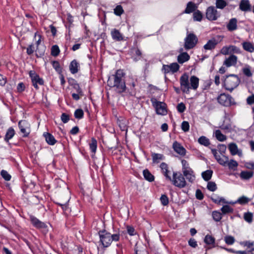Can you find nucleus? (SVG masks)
<instances>
[{
	"mask_svg": "<svg viewBox=\"0 0 254 254\" xmlns=\"http://www.w3.org/2000/svg\"><path fill=\"white\" fill-rule=\"evenodd\" d=\"M125 73L123 70H117L115 74L109 78L108 85L111 87H115L118 93L124 92L126 89L125 81L123 79Z\"/></svg>",
	"mask_w": 254,
	"mask_h": 254,
	"instance_id": "f257e3e1",
	"label": "nucleus"
},
{
	"mask_svg": "<svg viewBox=\"0 0 254 254\" xmlns=\"http://www.w3.org/2000/svg\"><path fill=\"white\" fill-rule=\"evenodd\" d=\"M181 88L184 93H189L190 89L196 90L199 85V78L196 76H191L190 79L187 74H183L180 79Z\"/></svg>",
	"mask_w": 254,
	"mask_h": 254,
	"instance_id": "f03ea898",
	"label": "nucleus"
},
{
	"mask_svg": "<svg viewBox=\"0 0 254 254\" xmlns=\"http://www.w3.org/2000/svg\"><path fill=\"white\" fill-rule=\"evenodd\" d=\"M114 233L111 234L105 230H100L98 235L100 238V242L104 248L109 247L112 242H118L120 239V233L119 229L116 230H114Z\"/></svg>",
	"mask_w": 254,
	"mask_h": 254,
	"instance_id": "7ed1b4c3",
	"label": "nucleus"
},
{
	"mask_svg": "<svg viewBox=\"0 0 254 254\" xmlns=\"http://www.w3.org/2000/svg\"><path fill=\"white\" fill-rule=\"evenodd\" d=\"M240 82V79L238 75L234 74H231L227 76L223 81V87L230 92H232L234 89L237 87Z\"/></svg>",
	"mask_w": 254,
	"mask_h": 254,
	"instance_id": "20e7f679",
	"label": "nucleus"
},
{
	"mask_svg": "<svg viewBox=\"0 0 254 254\" xmlns=\"http://www.w3.org/2000/svg\"><path fill=\"white\" fill-rule=\"evenodd\" d=\"M169 181L172 182L174 186L180 189L184 188L187 186L185 177L180 172H174L173 177H171V180Z\"/></svg>",
	"mask_w": 254,
	"mask_h": 254,
	"instance_id": "39448f33",
	"label": "nucleus"
},
{
	"mask_svg": "<svg viewBox=\"0 0 254 254\" xmlns=\"http://www.w3.org/2000/svg\"><path fill=\"white\" fill-rule=\"evenodd\" d=\"M153 107L155 108L157 114L162 116H165L167 114V105L163 102H160L157 100L156 98L151 99Z\"/></svg>",
	"mask_w": 254,
	"mask_h": 254,
	"instance_id": "423d86ee",
	"label": "nucleus"
},
{
	"mask_svg": "<svg viewBox=\"0 0 254 254\" xmlns=\"http://www.w3.org/2000/svg\"><path fill=\"white\" fill-rule=\"evenodd\" d=\"M184 48L189 50L193 48L198 42V38L193 33H187L184 40Z\"/></svg>",
	"mask_w": 254,
	"mask_h": 254,
	"instance_id": "0eeeda50",
	"label": "nucleus"
},
{
	"mask_svg": "<svg viewBox=\"0 0 254 254\" xmlns=\"http://www.w3.org/2000/svg\"><path fill=\"white\" fill-rule=\"evenodd\" d=\"M217 100L220 104L225 107H230L236 104L231 95L225 93H221L218 96Z\"/></svg>",
	"mask_w": 254,
	"mask_h": 254,
	"instance_id": "6e6552de",
	"label": "nucleus"
},
{
	"mask_svg": "<svg viewBox=\"0 0 254 254\" xmlns=\"http://www.w3.org/2000/svg\"><path fill=\"white\" fill-rule=\"evenodd\" d=\"M220 13L213 6L208 7L205 11L206 18L209 21H215L220 17Z\"/></svg>",
	"mask_w": 254,
	"mask_h": 254,
	"instance_id": "1a4fd4ad",
	"label": "nucleus"
},
{
	"mask_svg": "<svg viewBox=\"0 0 254 254\" xmlns=\"http://www.w3.org/2000/svg\"><path fill=\"white\" fill-rule=\"evenodd\" d=\"M29 75L31 79L33 86L36 89H39L38 85H42L44 82L43 79L40 77L34 70H30L29 72Z\"/></svg>",
	"mask_w": 254,
	"mask_h": 254,
	"instance_id": "9d476101",
	"label": "nucleus"
},
{
	"mask_svg": "<svg viewBox=\"0 0 254 254\" xmlns=\"http://www.w3.org/2000/svg\"><path fill=\"white\" fill-rule=\"evenodd\" d=\"M30 220L34 227L39 229H43V230L46 232L48 231V226L46 224L40 221L35 216L31 215L30 216Z\"/></svg>",
	"mask_w": 254,
	"mask_h": 254,
	"instance_id": "9b49d317",
	"label": "nucleus"
},
{
	"mask_svg": "<svg viewBox=\"0 0 254 254\" xmlns=\"http://www.w3.org/2000/svg\"><path fill=\"white\" fill-rule=\"evenodd\" d=\"M180 68V65L177 63H173L170 64H163L162 68V71L167 74L170 72L174 73L177 72Z\"/></svg>",
	"mask_w": 254,
	"mask_h": 254,
	"instance_id": "f8f14e48",
	"label": "nucleus"
},
{
	"mask_svg": "<svg viewBox=\"0 0 254 254\" xmlns=\"http://www.w3.org/2000/svg\"><path fill=\"white\" fill-rule=\"evenodd\" d=\"M211 152L219 164L224 167L227 166L228 157L224 155L221 156L218 154L217 150L216 149H211Z\"/></svg>",
	"mask_w": 254,
	"mask_h": 254,
	"instance_id": "ddd939ff",
	"label": "nucleus"
},
{
	"mask_svg": "<svg viewBox=\"0 0 254 254\" xmlns=\"http://www.w3.org/2000/svg\"><path fill=\"white\" fill-rule=\"evenodd\" d=\"M238 57L233 55H231L229 57L225 59L223 62V65L227 67L235 66L237 64Z\"/></svg>",
	"mask_w": 254,
	"mask_h": 254,
	"instance_id": "4468645a",
	"label": "nucleus"
},
{
	"mask_svg": "<svg viewBox=\"0 0 254 254\" xmlns=\"http://www.w3.org/2000/svg\"><path fill=\"white\" fill-rule=\"evenodd\" d=\"M173 148L174 151L180 155L181 156H184L186 154V149L177 141L174 142L173 144Z\"/></svg>",
	"mask_w": 254,
	"mask_h": 254,
	"instance_id": "2eb2a0df",
	"label": "nucleus"
},
{
	"mask_svg": "<svg viewBox=\"0 0 254 254\" xmlns=\"http://www.w3.org/2000/svg\"><path fill=\"white\" fill-rule=\"evenodd\" d=\"M160 168L161 169L162 173L165 176L166 179L168 181L171 180V172L170 170H169L168 165L166 163L162 162L160 165Z\"/></svg>",
	"mask_w": 254,
	"mask_h": 254,
	"instance_id": "dca6fc26",
	"label": "nucleus"
},
{
	"mask_svg": "<svg viewBox=\"0 0 254 254\" xmlns=\"http://www.w3.org/2000/svg\"><path fill=\"white\" fill-rule=\"evenodd\" d=\"M198 6L196 4L192 1H189L187 4L186 8H185L184 13L190 14L192 12L195 11Z\"/></svg>",
	"mask_w": 254,
	"mask_h": 254,
	"instance_id": "f3484780",
	"label": "nucleus"
},
{
	"mask_svg": "<svg viewBox=\"0 0 254 254\" xmlns=\"http://www.w3.org/2000/svg\"><path fill=\"white\" fill-rule=\"evenodd\" d=\"M27 123L25 121H20L18 123V127L21 133L23 134V136L27 137L30 132L28 128L26 127Z\"/></svg>",
	"mask_w": 254,
	"mask_h": 254,
	"instance_id": "a211bd4d",
	"label": "nucleus"
},
{
	"mask_svg": "<svg viewBox=\"0 0 254 254\" xmlns=\"http://www.w3.org/2000/svg\"><path fill=\"white\" fill-rule=\"evenodd\" d=\"M43 136L46 142L50 145H54L57 142L55 137L51 133L46 132L43 133Z\"/></svg>",
	"mask_w": 254,
	"mask_h": 254,
	"instance_id": "6ab92c4d",
	"label": "nucleus"
},
{
	"mask_svg": "<svg viewBox=\"0 0 254 254\" xmlns=\"http://www.w3.org/2000/svg\"><path fill=\"white\" fill-rule=\"evenodd\" d=\"M111 35L113 39L116 41H120L124 40L123 35L116 29H113L111 31Z\"/></svg>",
	"mask_w": 254,
	"mask_h": 254,
	"instance_id": "aec40b11",
	"label": "nucleus"
},
{
	"mask_svg": "<svg viewBox=\"0 0 254 254\" xmlns=\"http://www.w3.org/2000/svg\"><path fill=\"white\" fill-rule=\"evenodd\" d=\"M218 42L215 39L209 40L207 43L203 46V48L206 50H212L216 47Z\"/></svg>",
	"mask_w": 254,
	"mask_h": 254,
	"instance_id": "412c9836",
	"label": "nucleus"
},
{
	"mask_svg": "<svg viewBox=\"0 0 254 254\" xmlns=\"http://www.w3.org/2000/svg\"><path fill=\"white\" fill-rule=\"evenodd\" d=\"M190 56L187 52H182L178 56L177 61L179 64H183L188 61Z\"/></svg>",
	"mask_w": 254,
	"mask_h": 254,
	"instance_id": "4be33fe9",
	"label": "nucleus"
},
{
	"mask_svg": "<svg viewBox=\"0 0 254 254\" xmlns=\"http://www.w3.org/2000/svg\"><path fill=\"white\" fill-rule=\"evenodd\" d=\"M251 200H252V199H251V198H249V197H247L246 196L243 195V196L240 197L235 202L230 201L229 202V204H236V203H238V204H240L241 205H244V204H246L248 203Z\"/></svg>",
	"mask_w": 254,
	"mask_h": 254,
	"instance_id": "5701e85b",
	"label": "nucleus"
},
{
	"mask_svg": "<svg viewBox=\"0 0 254 254\" xmlns=\"http://www.w3.org/2000/svg\"><path fill=\"white\" fill-rule=\"evenodd\" d=\"M227 28L229 31H233L237 29V20L236 18L231 19L227 25Z\"/></svg>",
	"mask_w": 254,
	"mask_h": 254,
	"instance_id": "b1692460",
	"label": "nucleus"
},
{
	"mask_svg": "<svg viewBox=\"0 0 254 254\" xmlns=\"http://www.w3.org/2000/svg\"><path fill=\"white\" fill-rule=\"evenodd\" d=\"M240 9L243 11L251 10V4L249 0H242L239 5Z\"/></svg>",
	"mask_w": 254,
	"mask_h": 254,
	"instance_id": "393cba45",
	"label": "nucleus"
},
{
	"mask_svg": "<svg viewBox=\"0 0 254 254\" xmlns=\"http://www.w3.org/2000/svg\"><path fill=\"white\" fill-rule=\"evenodd\" d=\"M183 175L185 176L187 180L190 183H193L195 180V176L194 173L192 170L183 172Z\"/></svg>",
	"mask_w": 254,
	"mask_h": 254,
	"instance_id": "a878e982",
	"label": "nucleus"
},
{
	"mask_svg": "<svg viewBox=\"0 0 254 254\" xmlns=\"http://www.w3.org/2000/svg\"><path fill=\"white\" fill-rule=\"evenodd\" d=\"M204 242L206 245L210 246L209 248L214 247L215 239L211 235H206L205 236Z\"/></svg>",
	"mask_w": 254,
	"mask_h": 254,
	"instance_id": "bb28decb",
	"label": "nucleus"
},
{
	"mask_svg": "<svg viewBox=\"0 0 254 254\" xmlns=\"http://www.w3.org/2000/svg\"><path fill=\"white\" fill-rule=\"evenodd\" d=\"M152 161L153 163L158 164L161 160L165 159L164 156L162 154L153 153L151 154Z\"/></svg>",
	"mask_w": 254,
	"mask_h": 254,
	"instance_id": "cd10ccee",
	"label": "nucleus"
},
{
	"mask_svg": "<svg viewBox=\"0 0 254 254\" xmlns=\"http://www.w3.org/2000/svg\"><path fill=\"white\" fill-rule=\"evenodd\" d=\"M89 148L91 152L92 153L91 155L92 157L94 156L97 147V141L94 138H92L91 140V142L89 144Z\"/></svg>",
	"mask_w": 254,
	"mask_h": 254,
	"instance_id": "c85d7f7f",
	"label": "nucleus"
},
{
	"mask_svg": "<svg viewBox=\"0 0 254 254\" xmlns=\"http://www.w3.org/2000/svg\"><path fill=\"white\" fill-rule=\"evenodd\" d=\"M244 50L250 53L254 52V46L250 42H244L242 44Z\"/></svg>",
	"mask_w": 254,
	"mask_h": 254,
	"instance_id": "c756f323",
	"label": "nucleus"
},
{
	"mask_svg": "<svg viewBox=\"0 0 254 254\" xmlns=\"http://www.w3.org/2000/svg\"><path fill=\"white\" fill-rule=\"evenodd\" d=\"M79 64L75 60L72 61L69 64V70L71 73L75 74L78 71Z\"/></svg>",
	"mask_w": 254,
	"mask_h": 254,
	"instance_id": "7c9ffc66",
	"label": "nucleus"
},
{
	"mask_svg": "<svg viewBox=\"0 0 254 254\" xmlns=\"http://www.w3.org/2000/svg\"><path fill=\"white\" fill-rule=\"evenodd\" d=\"M143 175L144 179L149 182H152L154 180V176L147 169L143 170Z\"/></svg>",
	"mask_w": 254,
	"mask_h": 254,
	"instance_id": "2f4dec72",
	"label": "nucleus"
},
{
	"mask_svg": "<svg viewBox=\"0 0 254 254\" xmlns=\"http://www.w3.org/2000/svg\"><path fill=\"white\" fill-rule=\"evenodd\" d=\"M211 199L213 202L218 204H220L221 203L229 204L230 202L229 201H226L224 197H220L219 196H215L213 197H212Z\"/></svg>",
	"mask_w": 254,
	"mask_h": 254,
	"instance_id": "473e14b6",
	"label": "nucleus"
},
{
	"mask_svg": "<svg viewBox=\"0 0 254 254\" xmlns=\"http://www.w3.org/2000/svg\"><path fill=\"white\" fill-rule=\"evenodd\" d=\"M228 148L230 150V153L232 155H235L236 154H239L238 153V148L237 145L235 143H231L228 145Z\"/></svg>",
	"mask_w": 254,
	"mask_h": 254,
	"instance_id": "72a5a7b5",
	"label": "nucleus"
},
{
	"mask_svg": "<svg viewBox=\"0 0 254 254\" xmlns=\"http://www.w3.org/2000/svg\"><path fill=\"white\" fill-rule=\"evenodd\" d=\"M253 176L252 171H244L240 173V176L241 179L244 180H248L251 178Z\"/></svg>",
	"mask_w": 254,
	"mask_h": 254,
	"instance_id": "f704fd0d",
	"label": "nucleus"
},
{
	"mask_svg": "<svg viewBox=\"0 0 254 254\" xmlns=\"http://www.w3.org/2000/svg\"><path fill=\"white\" fill-rule=\"evenodd\" d=\"M198 142L204 146H208L210 145L209 139L205 136H201L198 139Z\"/></svg>",
	"mask_w": 254,
	"mask_h": 254,
	"instance_id": "c9c22d12",
	"label": "nucleus"
},
{
	"mask_svg": "<svg viewBox=\"0 0 254 254\" xmlns=\"http://www.w3.org/2000/svg\"><path fill=\"white\" fill-rule=\"evenodd\" d=\"M15 134V131L12 127H9L5 134L4 139L6 141H8L11 139Z\"/></svg>",
	"mask_w": 254,
	"mask_h": 254,
	"instance_id": "e433bc0d",
	"label": "nucleus"
},
{
	"mask_svg": "<svg viewBox=\"0 0 254 254\" xmlns=\"http://www.w3.org/2000/svg\"><path fill=\"white\" fill-rule=\"evenodd\" d=\"M213 174V171L211 170H207L201 173L202 178L205 181H208L211 179Z\"/></svg>",
	"mask_w": 254,
	"mask_h": 254,
	"instance_id": "4c0bfd02",
	"label": "nucleus"
},
{
	"mask_svg": "<svg viewBox=\"0 0 254 254\" xmlns=\"http://www.w3.org/2000/svg\"><path fill=\"white\" fill-rule=\"evenodd\" d=\"M215 136L220 141H224L226 140V136L223 134L219 129L216 130L214 132Z\"/></svg>",
	"mask_w": 254,
	"mask_h": 254,
	"instance_id": "58836bf2",
	"label": "nucleus"
},
{
	"mask_svg": "<svg viewBox=\"0 0 254 254\" xmlns=\"http://www.w3.org/2000/svg\"><path fill=\"white\" fill-rule=\"evenodd\" d=\"M238 166V163L236 161L233 159H231L230 161L229 160H228L227 166L228 167L229 169L235 170H236Z\"/></svg>",
	"mask_w": 254,
	"mask_h": 254,
	"instance_id": "ea45409f",
	"label": "nucleus"
},
{
	"mask_svg": "<svg viewBox=\"0 0 254 254\" xmlns=\"http://www.w3.org/2000/svg\"><path fill=\"white\" fill-rule=\"evenodd\" d=\"M202 13L199 10H196L193 13V19L194 21L200 22L202 20Z\"/></svg>",
	"mask_w": 254,
	"mask_h": 254,
	"instance_id": "a19ab883",
	"label": "nucleus"
},
{
	"mask_svg": "<svg viewBox=\"0 0 254 254\" xmlns=\"http://www.w3.org/2000/svg\"><path fill=\"white\" fill-rule=\"evenodd\" d=\"M215 5L216 8L222 9L227 6V2L224 0H216Z\"/></svg>",
	"mask_w": 254,
	"mask_h": 254,
	"instance_id": "79ce46f5",
	"label": "nucleus"
},
{
	"mask_svg": "<svg viewBox=\"0 0 254 254\" xmlns=\"http://www.w3.org/2000/svg\"><path fill=\"white\" fill-rule=\"evenodd\" d=\"M118 124L122 131L127 130V126L126 121L125 119H118Z\"/></svg>",
	"mask_w": 254,
	"mask_h": 254,
	"instance_id": "37998d69",
	"label": "nucleus"
},
{
	"mask_svg": "<svg viewBox=\"0 0 254 254\" xmlns=\"http://www.w3.org/2000/svg\"><path fill=\"white\" fill-rule=\"evenodd\" d=\"M182 165V172H185L192 170L190 167L189 163L185 159H182L181 161Z\"/></svg>",
	"mask_w": 254,
	"mask_h": 254,
	"instance_id": "c03bdc74",
	"label": "nucleus"
},
{
	"mask_svg": "<svg viewBox=\"0 0 254 254\" xmlns=\"http://www.w3.org/2000/svg\"><path fill=\"white\" fill-rule=\"evenodd\" d=\"M213 220L216 222L220 221L222 218V213L218 211H213L212 213Z\"/></svg>",
	"mask_w": 254,
	"mask_h": 254,
	"instance_id": "a18cd8bd",
	"label": "nucleus"
},
{
	"mask_svg": "<svg viewBox=\"0 0 254 254\" xmlns=\"http://www.w3.org/2000/svg\"><path fill=\"white\" fill-rule=\"evenodd\" d=\"M222 213L226 214L229 213H232L234 211L233 208L228 205H224L221 208Z\"/></svg>",
	"mask_w": 254,
	"mask_h": 254,
	"instance_id": "49530a36",
	"label": "nucleus"
},
{
	"mask_svg": "<svg viewBox=\"0 0 254 254\" xmlns=\"http://www.w3.org/2000/svg\"><path fill=\"white\" fill-rule=\"evenodd\" d=\"M224 240L225 242L228 245H233L235 241L234 237L230 235L226 236Z\"/></svg>",
	"mask_w": 254,
	"mask_h": 254,
	"instance_id": "de8ad7c7",
	"label": "nucleus"
},
{
	"mask_svg": "<svg viewBox=\"0 0 254 254\" xmlns=\"http://www.w3.org/2000/svg\"><path fill=\"white\" fill-rule=\"evenodd\" d=\"M84 112L81 109L76 110L74 113V117L77 119H81L83 117Z\"/></svg>",
	"mask_w": 254,
	"mask_h": 254,
	"instance_id": "09e8293b",
	"label": "nucleus"
},
{
	"mask_svg": "<svg viewBox=\"0 0 254 254\" xmlns=\"http://www.w3.org/2000/svg\"><path fill=\"white\" fill-rule=\"evenodd\" d=\"M60 49L57 45H54L51 48V55L53 56L57 57L60 53Z\"/></svg>",
	"mask_w": 254,
	"mask_h": 254,
	"instance_id": "8fccbe9b",
	"label": "nucleus"
},
{
	"mask_svg": "<svg viewBox=\"0 0 254 254\" xmlns=\"http://www.w3.org/2000/svg\"><path fill=\"white\" fill-rule=\"evenodd\" d=\"M0 175L1 177L6 181H9L11 179V176L8 173L4 170L1 171Z\"/></svg>",
	"mask_w": 254,
	"mask_h": 254,
	"instance_id": "3c124183",
	"label": "nucleus"
},
{
	"mask_svg": "<svg viewBox=\"0 0 254 254\" xmlns=\"http://www.w3.org/2000/svg\"><path fill=\"white\" fill-rule=\"evenodd\" d=\"M207 189L211 191H214L217 189V186L214 182H209L207 183Z\"/></svg>",
	"mask_w": 254,
	"mask_h": 254,
	"instance_id": "603ef678",
	"label": "nucleus"
},
{
	"mask_svg": "<svg viewBox=\"0 0 254 254\" xmlns=\"http://www.w3.org/2000/svg\"><path fill=\"white\" fill-rule=\"evenodd\" d=\"M244 219L248 223H251L253 220V215L251 212H247L244 214Z\"/></svg>",
	"mask_w": 254,
	"mask_h": 254,
	"instance_id": "864d4df0",
	"label": "nucleus"
},
{
	"mask_svg": "<svg viewBox=\"0 0 254 254\" xmlns=\"http://www.w3.org/2000/svg\"><path fill=\"white\" fill-rule=\"evenodd\" d=\"M230 54H241V51L239 48L234 45H230Z\"/></svg>",
	"mask_w": 254,
	"mask_h": 254,
	"instance_id": "5fc2aeb1",
	"label": "nucleus"
},
{
	"mask_svg": "<svg viewBox=\"0 0 254 254\" xmlns=\"http://www.w3.org/2000/svg\"><path fill=\"white\" fill-rule=\"evenodd\" d=\"M124 10L121 5H117L114 9V13L118 16H120L123 14Z\"/></svg>",
	"mask_w": 254,
	"mask_h": 254,
	"instance_id": "6e6d98bb",
	"label": "nucleus"
},
{
	"mask_svg": "<svg viewBox=\"0 0 254 254\" xmlns=\"http://www.w3.org/2000/svg\"><path fill=\"white\" fill-rule=\"evenodd\" d=\"M160 199L161 204L163 206H166L168 204L169 200H168V198L166 195H165V194L161 195Z\"/></svg>",
	"mask_w": 254,
	"mask_h": 254,
	"instance_id": "4d7b16f0",
	"label": "nucleus"
},
{
	"mask_svg": "<svg viewBox=\"0 0 254 254\" xmlns=\"http://www.w3.org/2000/svg\"><path fill=\"white\" fill-rule=\"evenodd\" d=\"M181 128L184 132H188L190 129L189 123L187 121H183L181 125Z\"/></svg>",
	"mask_w": 254,
	"mask_h": 254,
	"instance_id": "13d9d810",
	"label": "nucleus"
},
{
	"mask_svg": "<svg viewBox=\"0 0 254 254\" xmlns=\"http://www.w3.org/2000/svg\"><path fill=\"white\" fill-rule=\"evenodd\" d=\"M61 119L63 123L66 124L69 121L70 117L68 115L64 113L61 115Z\"/></svg>",
	"mask_w": 254,
	"mask_h": 254,
	"instance_id": "bf43d9fd",
	"label": "nucleus"
},
{
	"mask_svg": "<svg viewBox=\"0 0 254 254\" xmlns=\"http://www.w3.org/2000/svg\"><path fill=\"white\" fill-rule=\"evenodd\" d=\"M52 66L53 68L58 72L61 71V67L58 61H54L52 62Z\"/></svg>",
	"mask_w": 254,
	"mask_h": 254,
	"instance_id": "052dcab7",
	"label": "nucleus"
},
{
	"mask_svg": "<svg viewBox=\"0 0 254 254\" xmlns=\"http://www.w3.org/2000/svg\"><path fill=\"white\" fill-rule=\"evenodd\" d=\"M186 109L185 105L182 102L178 104L177 107L178 111L180 113H183L185 111Z\"/></svg>",
	"mask_w": 254,
	"mask_h": 254,
	"instance_id": "680f3d73",
	"label": "nucleus"
},
{
	"mask_svg": "<svg viewBox=\"0 0 254 254\" xmlns=\"http://www.w3.org/2000/svg\"><path fill=\"white\" fill-rule=\"evenodd\" d=\"M127 233L130 236H134L136 234L135 230L134 228L130 226H127Z\"/></svg>",
	"mask_w": 254,
	"mask_h": 254,
	"instance_id": "e2e57ef3",
	"label": "nucleus"
},
{
	"mask_svg": "<svg viewBox=\"0 0 254 254\" xmlns=\"http://www.w3.org/2000/svg\"><path fill=\"white\" fill-rule=\"evenodd\" d=\"M221 53L224 55H227L230 54V46H224L221 50Z\"/></svg>",
	"mask_w": 254,
	"mask_h": 254,
	"instance_id": "0e129e2a",
	"label": "nucleus"
},
{
	"mask_svg": "<svg viewBox=\"0 0 254 254\" xmlns=\"http://www.w3.org/2000/svg\"><path fill=\"white\" fill-rule=\"evenodd\" d=\"M243 71L244 74L248 76V77H251L252 76V73L251 71L250 68L249 66L248 67H245L243 69Z\"/></svg>",
	"mask_w": 254,
	"mask_h": 254,
	"instance_id": "69168bd1",
	"label": "nucleus"
},
{
	"mask_svg": "<svg viewBox=\"0 0 254 254\" xmlns=\"http://www.w3.org/2000/svg\"><path fill=\"white\" fill-rule=\"evenodd\" d=\"M220 127L221 129L224 130L226 131L229 132L230 131L231 129V126L230 124H227L225 125L224 124H223Z\"/></svg>",
	"mask_w": 254,
	"mask_h": 254,
	"instance_id": "338daca9",
	"label": "nucleus"
},
{
	"mask_svg": "<svg viewBox=\"0 0 254 254\" xmlns=\"http://www.w3.org/2000/svg\"><path fill=\"white\" fill-rule=\"evenodd\" d=\"M25 89V85L23 82H20L18 84L17 86V90L18 92H22Z\"/></svg>",
	"mask_w": 254,
	"mask_h": 254,
	"instance_id": "774afa93",
	"label": "nucleus"
}]
</instances>
